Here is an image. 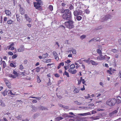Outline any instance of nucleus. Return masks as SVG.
Wrapping results in <instances>:
<instances>
[{"label":"nucleus","mask_w":121,"mask_h":121,"mask_svg":"<svg viewBox=\"0 0 121 121\" xmlns=\"http://www.w3.org/2000/svg\"><path fill=\"white\" fill-rule=\"evenodd\" d=\"M63 18L66 20H71L72 19V14L71 12L69 10H66V13H63L62 15Z\"/></svg>","instance_id":"f257e3e1"},{"label":"nucleus","mask_w":121,"mask_h":121,"mask_svg":"<svg viewBox=\"0 0 121 121\" xmlns=\"http://www.w3.org/2000/svg\"><path fill=\"white\" fill-rule=\"evenodd\" d=\"M37 1V2H34V7H35L36 9L39 10H42V9L41 6L42 2L41 0H36Z\"/></svg>","instance_id":"f03ea898"},{"label":"nucleus","mask_w":121,"mask_h":121,"mask_svg":"<svg viewBox=\"0 0 121 121\" xmlns=\"http://www.w3.org/2000/svg\"><path fill=\"white\" fill-rule=\"evenodd\" d=\"M65 22V25L67 28L69 29H72L74 27L73 25L74 22L71 20H69Z\"/></svg>","instance_id":"7ed1b4c3"},{"label":"nucleus","mask_w":121,"mask_h":121,"mask_svg":"<svg viewBox=\"0 0 121 121\" xmlns=\"http://www.w3.org/2000/svg\"><path fill=\"white\" fill-rule=\"evenodd\" d=\"M116 103V100L115 98L110 99L106 102V104L110 107L114 106Z\"/></svg>","instance_id":"20e7f679"},{"label":"nucleus","mask_w":121,"mask_h":121,"mask_svg":"<svg viewBox=\"0 0 121 121\" xmlns=\"http://www.w3.org/2000/svg\"><path fill=\"white\" fill-rule=\"evenodd\" d=\"M3 80L7 87L9 88H11V83L8 79L6 78H4L3 79Z\"/></svg>","instance_id":"39448f33"},{"label":"nucleus","mask_w":121,"mask_h":121,"mask_svg":"<svg viewBox=\"0 0 121 121\" xmlns=\"http://www.w3.org/2000/svg\"><path fill=\"white\" fill-rule=\"evenodd\" d=\"M116 71V70L113 69H112L111 67L109 68V69L107 70V72L110 75H112L113 73H115V72Z\"/></svg>","instance_id":"423d86ee"},{"label":"nucleus","mask_w":121,"mask_h":121,"mask_svg":"<svg viewBox=\"0 0 121 121\" xmlns=\"http://www.w3.org/2000/svg\"><path fill=\"white\" fill-rule=\"evenodd\" d=\"M53 54L55 57V59L57 61H58L59 60V58L58 56V54L56 52L53 51Z\"/></svg>","instance_id":"0eeeda50"},{"label":"nucleus","mask_w":121,"mask_h":121,"mask_svg":"<svg viewBox=\"0 0 121 121\" xmlns=\"http://www.w3.org/2000/svg\"><path fill=\"white\" fill-rule=\"evenodd\" d=\"M68 71L69 72L73 74H75L77 72V70L74 69H72L69 68Z\"/></svg>","instance_id":"6e6552de"},{"label":"nucleus","mask_w":121,"mask_h":121,"mask_svg":"<svg viewBox=\"0 0 121 121\" xmlns=\"http://www.w3.org/2000/svg\"><path fill=\"white\" fill-rule=\"evenodd\" d=\"M5 14L7 16H11V11L8 10H5L4 11Z\"/></svg>","instance_id":"1a4fd4ad"},{"label":"nucleus","mask_w":121,"mask_h":121,"mask_svg":"<svg viewBox=\"0 0 121 121\" xmlns=\"http://www.w3.org/2000/svg\"><path fill=\"white\" fill-rule=\"evenodd\" d=\"M73 92L75 94L78 93L80 90V89H79L77 88L75 86L73 87Z\"/></svg>","instance_id":"9d476101"},{"label":"nucleus","mask_w":121,"mask_h":121,"mask_svg":"<svg viewBox=\"0 0 121 121\" xmlns=\"http://www.w3.org/2000/svg\"><path fill=\"white\" fill-rule=\"evenodd\" d=\"M100 56L97 57V59L99 60H104L105 58V56H102V55H99Z\"/></svg>","instance_id":"9b49d317"},{"label":"nucleus","mask_w":121,"mask_h":121,"mask_svg":"<svg viewBox=\"0 0 121 121\" xmlns=\"http://www.w3.org/2000/svg\"><path fill=\"white\" fill-rule=\"evenodd\" d=\"M25 18L26 19V21H28L29 23L31 21V19L28 16L27 14H25Z\"/></svg>","instance_id":"f8f14e48"},{"label":"nucleus","mask_w":121,"mask_h":121,"mask_svg":"<svg viewBox=\"0 0 121 121\" xmlns=\"http://www.w3.org/2000/svg\"><path fill=\"white\" fill-rule=\"evenodd\" d=\"M116 102L118 104H120L121 102V97L120 96H118L117 98Z\"/></svg>","instance_id":"ddd939ff"},{"label":"nucleus","mask_w":121,"mask_h":121,"mask_svg":"<svg viewBox=\"0 0 121 121\" xmlns=\"http://www.w3.org/2000/svg\"><path fill=\"white\" fill-rule=\"evenodd\" d=\"M19 11L20 13L22 15L23 14L25 13V11L23 9L22 7H20Z\"/></svg>","instance_id":"4468645a"},{"label":"nucleus","mask_w":121,"mask_h":121,"mask_svg":"<svg viewBox=\"0 0 121 121\" xmlns=\"http://www.w3.org/2000/svg\"><path fill=\"white\" fill-rule=\"evenodd\" d=\"M7 23L9 25L13 24H14V22L10 19L8 20L7 22Z\"/></svg>","instance_id":"2eb2a0df"},{"label":"nucleus","mask_w":121,"mask_h":121,"mask_svg":"<svg viewBox=\"0 0 121 121\" xmlns=\"http://www.w3.org/2000/svg\"><path fill=\"white\" fill-rule=\"evenodd\" d=\"M24 50V47L23 46H22L21 47L17 49V51L19 52H22Z\"/></svg>","instance_id":"dca6fc26"},{"label":"nucleus","mask_w":121,"mask_h":121,"mask_svg":"<svg viewBox=\"0 0 121 121\" xmlns=\"http://www.w3.org/2000/svg\"><path fill=\"white\" fill-rule=\"evenodd\" d=\"M90 61L93 65H97L98 64L97 63L95 62V61L92 60H91Z\"/></svg>","instance_id":"f3484780"},{"label":"nucleus","mask_w":121,"mask_h":121,"mask_svg":"<svg viewBox=\"0 0 121 121\" xmlns=\"http://www.w3.org/2000/svg\"><path fill=\"white\" fill-rule=\"evenodd\" d=\"M16 16L17 21H18L20 22L21 21L20 16H19V14H16Z\"/></svg>","instance_id":"a211bd4d"},{"label":"nucleus","mask_w":121,"mask_h":121,"mask_svg":"<svg viewBox=\"0 0 121 121\" xmlns=\"http://www.w3.org/2000/svg\"><path fill=\"white\" fill-rule=\"evenodd\" d=\"M73 14L75 16H77L79 14V12L77 10H75L73 12Z\"/></svg>","instance_id":"6ab92c4d"},{"label":"nucleus","mask_w":121,"mask_h":121,"mask_svg":"<svg viewBox=\"0 0 121 121\" xmlns=\"http://www.w3.org/2000/svg\"><path fill=\"white\" fill-rule=\"evenodd\" d=\"M8 91H9V94L11 96L13 95V96L16 94V92H14V93H13L12 92L11 90H9ZM12 97H13V96H12Z\"/></svg>","instance_id":"aec40b11"},{"label":"nucleus","mask_w":121,"mask_h":121,"mask_svg":"<svg viewBox=\"0 0 121 121\" xmlns=\"http://www.w3.org/2000/svg\"><path fill=\"white\" fill-rule=\"evenodd\" d=\"M64 64L63 62H62L59 63V65L57 67V69H59L61 67V66H63L64 65Z\"/></svg>","instance_id":"412c9836"},{"label":"nucleus","mask_w":121,"mask_h":121,"mask_svg":"<svg viewBox=\"0 0 121 121\" xmlns=\"http://www.w3.org/2000/svg\"><path fill=\"white\" fill-rule=\"evenodd\" d=\"M63 119V118L61 117H57L56 118V121H60L62 120Z\"/></svg>","instance_id":"4be33fe9"},{"label":"nucleus","mask_w":121,"mask_h":121,"mask_svg":"<svg viewBox=\"0 0 121 121\" xmlns=\"http://www.w3.org/2000/svg\"><path fill=\"white\" fill-rule=\"evenodd\" d=\"M101 50L100 49H97L96 51L97 53L99 54V55H102Z\"/></svg>","instance_id":"5701e85b"},{"label":"nucleus","mask_w":121,"mask_h":121,"mask_svg":"<svg viewBox=\"0 0 121 121\" xmlns=\"http://www.w3.org/2000/svg\"><path fill=\"white\" fill-rule=\"evenodd\" d=\"M7 89H6L4 92H2V95L4 96L6 95L7 94Z\"/></svg>","instance_id":"b1692460"},{"label":"nucleus","mask_w":121,"mask_h":121,"mask_svg":"<svg viewBox=\"0 0 121 121\" xmlns=\"http://www.w3.org/2000/svg\"><path fill=\"white\" fill-rule=\"evenodd\" d=\"M63 75H66V76L68 77H69V73L68 72H66V71H65V72L63 74Z\"/></svg>","instance_id":"393cba45"},{"label":"nucleus","mask_w":121,"mask_h":121,"mask_svg":"<svg viewBox=\"0 0 121 121\" xmlns=\"http://www.w3.org/2000/svg\"><path fill=\"white\" fill-rule=\"evenodd\" d=\"M35 69V72H39L40 70V68L39 67H37L35 69Z\"/></svg>","instance_id":"a878e982"},{"label":"nucleus","mask_w":121,"mask_h":121,"mask_svg":"<svg viewBox=\"0 0 121 121\" xmlns=\"http://www.w3.org/2000/svg\"><path fill=\"white\" fill-rule=\"evenodd\" d=\"M48 8L51 11H52L53 9V6L51 5H50L49 6Z\"/></svg>","instance_id":"bb28decb"},{"label":"nucleus","mask_w":121,"mask_h":121,"mask_svg":"<svg viewBox=\"0 0 121 121\" xmlns=\"http://www.w3.org/2000/svg\"><path fill=\"white\" fill-rule=\"evenodd\" d=\"M70 51L72 52L73 54H76V50L75 49L72 48Z\"/></svg>","instance_id":"cd10ccee"},{"label":"nucleus","mask_w":121,"mask_h":121,"mask_svg":"<svg viewBox=\"0 0 121 121\" xmlns=\"http://www.w3.org/2000/svg\"><path fill=\"white\" fill-rule=\"evenodd\" d=\"M9 76L10 77L13 78H15L16 77V75H13L11 74H9Z\"/></svg>","instance_id":"c85d7f7f"},{"label":"nucleus","mask_w":121,"mask_h":121,"mask_svg":"<svg viewBox=\"0 0 121 121\" xmlns=\"http://www.w3.org/2000/svg\"><path fill=\"white\" fill-rule=\"evenodd\" d=\"M48 56V54L47 53L43 54L42 55V57L43 58H45Z\"/></svg>","instance_id":"c756f323"},{"label":"nucleus","mask_w":121,"mask_h":121,"mask_svg":"<svg viewBox=\"0 0 121 121\" xmlns=\"http://www.w3.org/2000/svg\"><path fill=\"white\" fill-rule=\"evenodd\" d=\"M69 10L68 9H65V10L62 9L61 11V13H66V10L68 11Z\"/></svg>","instance_id":"7c9ffc66"},{"label":"nucleus","mask_w":121,"mask_h":121,"mask_svg":"<svg viewBox=\"0 0 121 121\" xmlns=\"http://www.w3.org/2000/svg\"><path fill=\"white\" fill-rule=\"evenodd\" d=\"M7 48L9 49V50L11 48V50H13L14 49V47H13L11 48L9 45L7 47Z\"/></svg>","instance_id":"2f4dec72"},{"label":"nucleus","mask_w":121,"mask_h":121,"mask_svg":"<svg viewBox=\"0 0 121 121\" xmlns=\"http://www.w3.org/2000/svg\"><path fill=\"white\" fill-rule=\"evenodd\" d=\"M40 109L42 110H47L48 109L47 108H45L43 106L41 107Z\"/></svg>","instance_id":"473e14b6"},{"label":"nucleus","mask_w":121,"mask_h":121,"mask_svg":"<svg viewBox=\"0 0 121 121\" xmlns=\"http://www.w3.org/2000/svg\"><path fill=\"white\" fill-rule=\"evenodd\" d=\"M82 77H81L80 78V80L79 79L78 80V85H79L81 83L82 81Z\"/></svg>","instance_id":"72a5a7b5"},{"label":"nucleus","mask_w":121,"mask_h":121,"mask_svg":"<svg viewBox=\"0 0 121 121\" xmlns=\"http://www.w3.org/2000/svg\"><path fill=\"white\" fill-rule=\"evenodd\" d=\"M13 74H14L15 75H16V77L18 76V74L14 70H13Z\"/></svg>","instance_id":"f704fd0d"},{"label":"nucleus","mask_w":121,"mask_h":121,"mask_svg":"<svg viewBox=\"0 0 121 121\" xmlns=\"http://www.w3.org/2000/svg\"><path fill=\"white\" fill-rule=\"evenodd\" d=\"M111 51L112 52L115 53H117L118 52V50L114 49H112Z\"/></svg>","instance_id":"c9c22d12"},{"label":"nucleus","mask_w":121,"mask_h":121,"mask_svg":"<svg viewBox=\"0 0 121 121\" xmlns=\"http://www.w3.org/2000/svg\"><path fill=\"white\" fill-rule=\"evenodd\" d=\"M82 17L80 16H77L76 18L77 20L78 21L82 19Z\"/></svg>","instance_id":"e433bc0d"},{"label":"nucleus","mask_w":121,"mask_h":121,"mask_svg":"<svg viewBox=\"0 0 121 121\" xmlns=\"http://www.w3.org/2000/svg\"><path fill=\"white\" fill-rule=\"evenodd\" d=\"M75 67V65L74 64H72L70 66V68H69L74 69Z\"/></svg>","instance_id":"4c0bfd02"},{"label":"nucleus","mask_w":121,"mask_h":121,"mask_svg":"<svg viewBox=\"0 0 121 121\" xmlns=\"http://www.w3.org/2000/svg\"><path fill=\"white\" fill-rule=\"evenodd\" d=\"M45 62L47 63H48L49 62H50L51 61V60L50 59H46L45 60Z\"/></svg>","instance_id":"58836bf2"},{"label":"nucleus","mask_w":121,"mask_h":121,"mask_svg":"<svg viewBox=\"0 0 121 121\" xmlns=\"http://www.w3.org/2000/svg\"><path fill=\"white\" fill-rule=\"evenodd\" d=\"M3 64V67L4 68H5L6 66V63L4 61H2V63Z\"/></svg>","instance_id":"ea45409f"},{"label":"nucleus","mask_w":121,"mask_h":121,"mask_svg":"<svg viewBox=\"0 0 121 121\" xmlns=\"http://www.w3.org/2000/svg\"><path fill=\"white\" fill-rule=\"evenodd\" d=\"M10 66L11 67L15 68L16 67V65H15L12 63H11L10 64Z\"/></svg>","instance_id":"a19ab883"},{"label":"nucleus","mask_w":121,"mask_h":121,"mask_svg":"<svg viewBox=\"0 0 121 121\" xmlns=\"http://www.w3.org/2000/svg\"><path fill=\"white\" fill-rule=\"evenodd\" d=\"M37 82L39 83L40 82H41V80L40 79L39 77L38 76L37 77Z\"/></svg>","instance_id":"79ce46f5"},{"label":"nucleus","mask_w":121,"mask_h":121,"mask_svg":"<svg viewBox=\"0 0 121 121\" xmlns=\"http://www.w3.org/2000/svg\"><path fill=\"white\" fill-rule=\"evenodd\" d=\"M8 17H4V20H3V23L4 22H6L7 20Z\"/></svg>","instance_id":"37998d69"},{"label":"nucleus","mask_w":121,"mask_h":121,"mask_svg":"<svg viewBox=\"0 0 121 121\" xmlns=\"http://www.w3.org/2000/svg\"><path fill=\"white\" fill-rule=\"evenodd\" d=\"M17 56V55L15 54L14 55H13L12 56V58L13 59H14L16 58Z\"/></svg>","instance_id":"c03bdc74"},{"label":"nucleus","mask_w":121,"mask_h":121,"mask_svg":"<svg viewBox=\"0 0 121 121\" xmlns=\"http://www.w3.org/2000/svg\"><path fill=\"white\" fill-rule=\"evenodd\" d=\"M29 98H31L34 99H40V98H37L35 97L30 96Z\"/></svg>","instance_id":"a18cd8bd"},{"label":"nucleus","mask_w":121,"mask_h":121,"mask_svg":"<svg viewBox=\"0 0 121 121\" xmlns=\"http://www.w3.org/2000/svg\"><path fill=\"white\" fill-rule=\"evenodd\" d=\"M19 68L20 69L22 70L23 69V67L22 65H20Z\"/></svg>","instance_id":"49530a36"},{"label":"nucleus","mask_w":121,"mask_h":121,"mask_svg":"<svg viewBox=\"0 0 121 121\" xmlns=\"http://www.w3.org/2000/svg\"><path fill=\"white\" fill-rule=\"evenodd\" d=\"M86 37V36L84 35H82L80 37V38L82 39H83Z\"/></svg>","instance_id":"de8ad7c7"},{"label":"nucleus","mask_w":121,"mask_h":121,"mask_svg":"<svg viewBox=\"0 0 121 121\" xmlns=\"http://www.w3.org/2000/svg\"><path fill=\"white\" fill-rule=\"evenodd\" d=\"M8 54L10 56H12L13 54V52L11 51L9 52H8Z\"/></svg>","instance_id":"09e8293b"},{"label":"nucleus","mask_w":121,"mask_h":121,"mask_svg":"<svg viewBox=\"0 0 121 121\" xmlns=\"http://www.w3.org/2000/svg\"><path fill=\"white\" fill-rule=\"evenodd\" d=\"M69 65H68L67 66H64V68L65 70V71H66L67 69L69 68Z\"/></svg>","instance_id":"8fccbe9b"},{"label":"nucleus","mask_w":121,"mask_h":121,"mask_svg":"<svg viewBox=\"0 0 121 121\" xmlns=\"http://www.w3.org/2000/svg\"><path fill=\"white\" fill-rule=\"evenodd\" d=\"M91 118L93 120H96L98 119V118L93 117H91Z\"/></svg>","instance_id":"3c124183"},{"label":"nucleus","mask_w":121,"mask_h":121,"mask_svg":"<svg viewBox=\"0 0 121 121\" xmlns=\"http://www.w3.org/2000/svg\"><path fill=\"white\" fill-rule=\"evenodd\" d=\"M69 8L70 10H72L73 9V5H71Z\"/></svg>","instance_id":"603ef678"},{"label":"nucleus","mask_w":121,"mask_h":121,"mask_svg":"<svg viewBox=\"0 0 121 121\" xmlns=\"http://www.w3.org/2000/svg\"><path fill=\"white\" fill-rule=\"evenodd\" d=\"M74 102L75 104H76L77 105H80V104H81L80 103L78 102L77 101H75Z\"/></svg>","instance_id":"864d4df0"},{"label":"nucleus","mask_w":121,"mask_h":121,"mask_svg":"<svg viewBox=\"0 0 121 121\" xmlns=\"http://www.w3.org/2000/svg\"><path fill=\"white\" fill-rule=\"evenodd\" d=\"M14 43L13 42H12L11 43V44L9 46H10V47L12 48L13 47H14Z\"/></svg>","instance_id":"5fc2aeb1"},{"label":"nucleus","mask_w":121,"mask_h":121,"mask_svg":"<svg viewBox=\"0 0 121 121\" xmlns=\"http://www.w3.org/2000/svg\"><path fill=\"white\" fill-rule=\"evenodd\" d=\"M54 76L56 77H59L60 76L59 75L58 73H55L54 75Z\"/></svg>","instance_id":"6e6d98bb"},{"label":"nucleus","mask_w":121,"mask_h":121,"mask_svg":"<svg viewBox=\"0 0 121 121\" xmlns=\"http://www.w3.org/2000/svg\"><path fill=\"white\" fill-rule=\"evenodd\" d=\"M21 75H22V76H25V72H21Z\"/></svg>","instance_id":"4d7b16f0"},{"label":"nucleus","mask_w":121,"mask_h":121,"mask_svg":"<svg viewBox=\"0 0 121 121\" xmlns=\"http://www.w3.org/2000/svg\"><path fill=\"white\" fill-rule=\"evenodd\" d=\"M1 105L2 107H5V106L4 103L3 102H2L1 104Z\"/></svg>","instance_id":"13d9d810"},{"label":"nucleus","mask_w":121,"mask_h":121,"mask_svg":"<svg viewBox=\"0 0 121 121\" xmlns=\"http://www.w3.org/2000/svg\"><path fill=\"white\" fill-rule=\"evenodd\" d=\"M82 82L83 84H85V85H86V84H85V83L86 82L85 81L84 79H82Z\"/></svg>","instance_id":"bf43d9fd"},{"label":"nucleus","mask_w":121,"mask_h":121,"mask_svg":"<svg viewBox=\"0 0 121 121\" xmlns=\"http://www.w3.org/2000/svg\"><path fill=\"white\" fill-rule=\"evenodd\" d=\"M114 114L112 112L109 114V116L110 117H111L114 115Z\"/></svg>","instance_id":"052dcab7"},{"label":"nucleus","mask_w":121,"mask_h":121,"mask_svg":"<svg viewBox=\"0 0 121 121\" xmlns=\"http://www.w3.org/2000/svg\"><path fill=\"white\" fill-rule=\"evenodd\" d=\"M118 75H119L120 78H121V71H119Z\"/></svg>","instance_id":"680f3d73"},{"label":"nucleus","mask_w":121,"mask_h":121,"mask_svg":"<svg viewBox=\"0 0 121 121\" xmlns=\"http://www.w3.org/2000/svg\"><path fill=\"white\" fill-rule=\"evenodd\" d=\"M90 11L87 9L85 11L86 13L87 14H89L90 13Z\"/></svg>","instance_id":"e2e57ef3"},{"label":"nucleus","mask_w":121,"mask_h":121,"mask_svg":"<svg viewBox=\"0 0 121 121\" xmlns=\"http://www.w3.org/2000/svg\"><path fill=\"white\" fill-rule=\"evenodd\" d=\"M112 112L114 114H115L117 113V110H115L113 111Z\"/></svg>","instance_id":"0e129e2a"},{"label":"nucleus","mask_w":121,"mask_h":121,"mask_svg":"<svg viewBox=\"0 0 121 121\" xmlns=\"http://www.w3.org/2000/svg\"><path fill=\"white\" fill-rule=\"evenodd\" d=\"M71 62V61L69 60H66V61H65V62L66 63H70Z\"/></svg>","instance_id":"69168bd1"},{"label":"nucleus","mask_w":121,"mask_h":121,"mask_svg":"<svg viewBox=\"0 0 121 121\" xmlns=\"http://www.w3.org/2000/svg\"><path fill=\"white\" fill-rule=\"evenodd\" d=\"M19 119H21L22 118V116L21 115L18 116L17 117Z\"/></svg>","instance_id":"338daca9"},{"label":"nucleus","mask_w":121,"mask_h":121,"mask_svg":"<svg viewBox=\"0 0 121 121\" xmlns=\"http://www.w3.org/2000/svg\"><path fill=\"white\" fill-rule=\"evenodd\" d=\"M61 6L62 7H64L66 5V4L64 3H62L61 4Z\"/></svg>","instance_id":"774afa93"}]
</instances>
